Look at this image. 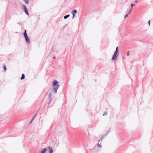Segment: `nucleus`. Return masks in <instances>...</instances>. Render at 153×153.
Here are the masks:
<instances>
[{"label": "nucleus", "mask_w": 153, "mask_h": 153, "mask_svg": "<svg viewBox=\"0 0 153 153\" xmlns=\"http://www.w3.org/2000/svg\"><path fill=\"white\" fill-rule=\"evenodd\" d=\"M24 1L25 2L26 4H28V0H24Z\"/></svg>", "instance_id": "nucleus-14"}, {"label": "nucleus", "mask_w": 153, "mask_h": 153, "mask_svg": "<svg viewBox=\"0 0 153 153\" xmlns=\"http://www.w3.org/2000/svg\"><path fill=\"white\" fill-rule=\"evenodd\" d=\"M150 20H149L148 22V24H149V26L150 25Z\"/></svg>", "instance_id": "nucleus-22"}, {"label": "nucleus", "mask_w": 153, "mask_h": 153, "mask_svg": "<svg viewBox=\"0 0 153 153\" xmlns=\"http://www.w3.org/2000/svg\"><path fill=\"white\" fill-rule=\"evenodd\" d=\"M77 13V11L76 10V9H75L73 10H72L71 12V13L73 15V17H72V19H73L74 17L75 16V13Z\"/></svg>", "instance_id": "nucleus-5"}, {"label": "nucleus", "mask_w": 153, "mask_h": 153, "mask_svg": "<svg viewBox=\"0 0 153 153\" xmlns=\"http://www.w3.org/2000/svg\"><path fill=\"white\" fill-rule=\"evenodd\" d=\"M23 35L25 38L28 37L27 33L26 30H25L24 32L23 33Z\"/></svg>", "instance_id": "nucleus-9"}, {"label": "nucleus", "mask_w": 153, "mask_h": 153, "mask_svg": "<svg viewBox=\"0 0 153 153\" xmlns=\"http://www.w3.org/2000/svg\"><path fill=\"white\" fill-rule=\"evenodd\" d=\"M37 115V113L33 117V118L32 119L30 122V123H31L33 121V120L35 118V117H36V115Z\"/></svg>", "instance_id": "nucleus-12"}, {"label": "nucleus", "mask_w": 153, "mask_h": 153, "mask_svg": "<svg viewBox=\"0 0 153 153\" xmlns=\"http://www.w3.org/2000/svg\"><path fill=\"white\" fill-rule=\"evenodd\" d=\"M137 0H135V2L136 3H137V2H137Z\"/></svg>", "instance_id": "nucleus-24"}, {"label": "nucleus", "mask_w": 153, "mask_h": 153, "mask_svg": "<svg viewBox=\"0 0 153 153\" xmlns=\"http://www.w3.org/2000/svg\"><path fill=\"white\" fill-rule=\"evenodd\" d=\"M110 129H111V128H109V130H110Z\"/></svg>", "instance_id": "nucleus-28"}, {"label": "nucleus", "mask_w": 153, "mask_h": 153, "mask_svg": "<svg viewBox=\"0 0 153 153\" xmlns=\"http://www.w3.org/2000/svg\"><path fill=\"white\" fill-rule=\"evenodd\" d=\"M51 102H50V101H49V102L48 103V104H50Z\"/></svg>", "instance_id": "nucleus-26"}, {"label": "nucleus", "mask_w": 153, "mask_h": 153, "mask_svg": "<svg viewBox=\"0 0 153 153\" xmlns=\"http://www.w3.org/2000/svg\"><path fill=\"white\" fill-rule=\"evenodd\" d=\"M135 5V4H131V7H132L133 6H134Z\"/></svg>", "instance_id": "nucleus-20"}, {"label": "nucleus", "mask_w": 153, "mask_h": 153, "mask_svg": "<svg viewBox=\"0 0 153 153\" xmlns=\"http://www.w3.org/2000/svg\"><path fill=\"white\" fill-rule=\"evenodd\" d=\"M129 55V51H128L127 52V56H128Z\"/></svg>", "instance_id": "nucleus-21"}, {"label": "nucleus", "mask_w": 153, "mask_h": 153, "mask_svg": "<svg viewBox=\"0 0 153 153\" xmlns=\"http://www.w3.org/2000/svg\"><path fill=\"white\" fill-rule=\"evenodd\" d=\"M56 58V57L54 56L53 57V59H55Z\"/></svg>", "instance_id": "nucleus-25"}, {"label": "nucleus", "mask_w": 153, "mask_h": 153, "mask_svg": "<svg viewBox=\"0 0 153 153\" xmlns=\"http://www.w3.org/2000/svg\"><path fill=\"white\" fill-rule=\"evenodd\" d=\"M118 47L117 46L116 48V49L115 52H117L118 53Z\"/></svg>", "instance_id": "nucleus-16"}, {"label": "nucleus", "mask_w": 153, "mask_h": 153, "mask_svg": "<svg viewBox=\"0 0 153 153\" xmlns=\"http://www.w3.org/2000/svg\"><path fill=\"white\" fill-rule=\"evenodd\" d=\"M3 68H4V70L5 71H6L7 70L6 67V66L5 65H4V66L3 67Z\"/></svg>", "instance_id": "nucleus-15"}, {"label": "nucleus", "mask_w": 153, "mask_h": 153, "mask_svg": "<svg viewBox=\"0 0 153 153\" xmlns=\"http://www.w3.org/2000/svg\"><path fill=\"white\" fill-rule=\"evenodd\" d=\"M25 78V75L24 74H22V77L21 78V79L22 80Z\"/></svg>", "instance_id": "nucleus-10"}, {"label": "nucleus", "mask_w": 153, "mask_h": 153, "mask_svg": "<svg viewBox=\"0 0 153 153\" xmlns=\"http://www.w3.org/2000/svg\"><path fill=\"white\" fill-rule=\"evenodd\" d=\"M107 114V112H105L104 114H103V116H105Z\"/></svg>", "instance_id": "nucleus-19"}, {"label": "nucleus", "mask_w": 153, "mask_h": 153, "mask_svg": "<svg viewBox=\"0 0 153 153\" xmlns=\"http://www.w3.org/2000/svg\"><path fill=\"white\" fill-rule=\"evenodd\" d=\"M60 85L59 84V82L56 80H54L52 82V86L53 89V91L55 93H57V91Z\"/></svg>", "instance_id": "nucleus-1"}, {"label": "nucleus", "mask_w": 153, "mask_h": 153, "mask_svg": "<svg viewBox=\"0 0 153 153\" xmlns=\"http://www.w3.org/2000/svg\"><path fill=\"white\" fill-rule=\"evenodd\" d=\"M132 8L131 7L130 9V10H129L128 13L129 14H130L131 13L132 10Z\"/></svg>", "instance_id": "nucleus-13"}, {"label": "nucleus", "mask_w": 153, "mask_h": 153, "mask_svg": "<svg viewBox=\"0 0 153 153\" xmlns=\"http://www.w3.org/2000/svg\"><path fill=\"white\" fill-rule=\"evenodd\" d=\"M53 152L52 147L51 146H48L43 149L39 153H53Z\"/></svg>", "instance_id": "nucleus-2"}, {"label": "nucleus", "mask_w": 153, "mask_h": 153, "mask_svg": "<svg viewBox=\"0 0 153 153\" xmlns=\"http://www.w3.org/2000/svg\"><path fill=\"white\" fill-rule=\"evenodd\" d=\"M25 39L26 42L27 43L29 44L30 43V40L29 37H27Z\"/></svg>", "instance_id": "nucleus-6"}, {"label": "nucleus", "mask_w": 153, "mask_h": 153, "mask_svg": "<svg viewBox=\"0 0 153 153\" xmlns=\"http://www.w3.org/2000/svg\"><path fill=\"white\" fill-rule=\"evenodd\" d=\"M18 24H19V25H20V23H18Z\"/></svg>", "instance_id": "nucleus-29"}, {"label": "nucleus", "mask_w": 153, "mask_h": 153, "mask_svg": "<svg viewBox=\"0 0 153 153\" xmlns=\"http://www.w3.org/2000/svg\"><path fill=\"white\" fill-rule=\"evenodd\" d=\"M51 93H50L48 94V99L50 102H51L52 100V98L51 97Z\"/></svg>", "instance_id": "nucleus-7"}, {"label": "nucleus", "mask_w": 153, "mask_h": 153, "mask_svg": "<svg viewBox=\"0 0 153 153\" xmlns=\"http://www.w3.org/2000/svg\"><path fill=\"white\" fill-rule=\"evenodd\" d=\"M128 14H128V13L126 14L124 16V18H126V17H127L128 16Z\"/></svg>", "instance_id": "nucleus-17"}, {"label": "nucleus", "mask_w": 153, "mask_h": 153, "mask_svg": "<svg viewBox=\"0 0 153 153\" xmlns=\"http://www.w3.org/2000/svg\"><path fill=\"white\" fill-rule=\"evenodd\" d=\"M98 143L97 144V146L100 148L102 147V146L101 145V141L100 140H98Z\"/></svg>", "instance_id": "nucleus-8"}, {"label": "nucleus", "mask_w": 153, "mask_h": 153, "mask_svg": "<svg viewBox=\"0 0 153 153\" xmlns=\"http://www.w3.org/2000/svg\"><path fill=\"white\" fill-rule=\"evenodd\" d=\"M118 52H114L112 57V60H114L118 56Z\"/></svg>", "instance_id": "nucleus-4"}, {"label": "nucleus", "mask_w": 153, "mask_h": 153, "mask_svg": "<svg viewBox=\"0 0 153 153\" xmlns=\"http://www.w3.org/2000/svg\"><path fill=\"white\" fill-rule=\"evenodd\" d=\"M109 132V131L106 134H105V136H106V135H107V134H108V133Z\"/></svg>", "instance_id": "nucleus-23"}, {"label": "nucleus", "mask_w": 153, "mask_h": 153, "mask_svg": "<svg viewBox=\"0 0 153 153\" xmlns=\"http://www.w3.org/2000/svg\"><path fill=\"white\" fill-rule=\"evenodd\" d=\"M94 148H95V147H94L93 149H94Z\"/></svg>", "instance_id": "nucleus-27"}, {"label": "nucleus", "mask_w": 153, "mask_h": 153, "mask_svg": "<svg viewBox=\"0 0 153 153\" xmlns=\"http://www.w3.org/2000/svg\"><path fill=\"white\" fill-rule=\"evenodd\" d=\"M103 139V136L102 135H101V138H100V140H102Z\"/></svg>", "instance_id": "nucleus-18"}, {"label": "nucleus", "mask_w": 153, "mask_h": 153, "mask_svg": "<svg viewBox=\"0 0 153 153\" xmlns=\"http://www.w3.org/2000/svg\"><path fill=\"white\" fill-rule=\"evenodd\" d=\"M70 16L69 14H68L66 15H65L64 16V19H66L68 18Z\"/></svg>", "instance_id": "nucleus-11"}, {"label": "nucleus", "mask_w": 153, "mask_h": 153, "mask_svg": "<svg viewBox=\"0 0 153 153\" xmlns=\"http://www.w3.org/2000/svg\"><path fill=\"white\" fill-rule=\"evenodd\" d=\"M22 5L23 6V8L24 9L25 12L27 15L28 16L29 15V13L28 12L27 7L25 5L23 4H22Z\"/></svg>", "instance_id": "nucleus-3"}]
</instances>
